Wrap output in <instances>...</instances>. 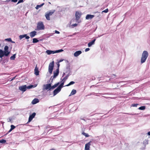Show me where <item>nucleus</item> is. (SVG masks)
Returning <instances> with one entry per match:
<instances>
[{
	"mask_svg": "<svg viewBox=\"0 0 150 150\" xmlns=\"http://www.w3.org/2000/svg\"><path fill=\"white\" fill-rule=\"evenodd\" d=\"M148 55L149 54L147 51L145 50L143 52L141 60V62L142 64L144 63L146 61Z\"/></svg>",
	"mask_w": 150,
	"mask_h": 150,
	"instance_id": "f257e3e1",
	"label": "nucleus"
},
{
	"mask_svg": "<svg viewBox=\"0 0 150 150\" xmlns=\"http://www.w3.org/2000/svg\"><path fill=\"white\" fill-rule=\"evenodd\" d=\"M8 48V47L7 45H6L4 47V50L0 49V51L4 53V54L6 55V57H7L9 55L10 53V51H9Z\"/></svg>",
	"mask_w": 150,
	"mask_h": 150,
	"instance_id": "f03ea898",
	"label": "nucleus"
},
{
	"mask_svg": "<svg viewBox=\"0 0 150 150\" xmlns=\"http://www.w3.org/2000/svg\"><path fill=\"white\" fill-rule=\"evenodd\" d=\"M54 75L53 76H51L50 80H51V83L53 82L54 79L55 78L59 75V70L56 69V71H53Z\"/></svg>",
	"mask_w": 150,
	"mask_h": 150,
	"instance_id": "7ed1b4c3",
	"label": "nucleus"
},
{
	"mask_svg": "<svg viewBox=\"0 0 150 150\" xmlns=\"http://www.w3.org/2000/svg\"><path fill=\"white\" fill-rule=\"evenodd\" d=\"M54 67V62L53 61L50 63L48 67V71L50 74L52 73Z\"/></svg>",
	"mask_w": 150,
	"mask_h": 150,
	"instance_id": "20e7f679",
	"label": "nucleus"
},
{
	"mask_svg": "<svg viewBox=\"0 0 150 150\" xmlns=\"http://www.w3.org/2000/svg\"><path fill=\"white\" fill-rule=\"evenodd\" d=\"M38 30H43L45 29V26L42 22L38 23L37 26Z\"/></svg>",
	"mask_w": 150,
	"mask_h": 150,
	"instance_id": "39448f33",
	"label": "nucleus"
},
{
	"mask_svg": "<svg viewBox=\"0 0 150 150\" xmlns=\"http://www.w3.org/2000/svg\"><path fill=\"white\" fill-rule=\"evenodd\" d=\"M51 83H48L46 84H44L43 86V90H51Z\"/></svg>",
	"mask_w": 150,
	"mask_h": 150,
	"instance_id": "423d86ee",
	"label": "nucleus"
},
{
	"mask_svg": "<svg viewBox=\"0 0 150 150\" xmlns=\"http://www.w3.org/2000/svg\"><path fill=\"white\" fill-rule=\"evenodd\" d=\"M81 12L76 11L75 13L76 20L78 21L81 17Z\"/></svg>",
	"mask_w": 150,
	"mask_h": 150,
	"instance_id": "0eeeda50",
	"label": "nucleus"
},
{
	"mask_svg": "<svg viewBox=\"0 0 150 150\" xmlns=\"http://www.w3.org/2000/svg\"><path fill=\"white\" fill-rule=\"evenodd\" d=\"M36 114L35 112H33L31 115L29 116L28 118V120L27 122V123H28L31 121L35 117Z\"/></svg>",
	"mask_w": 150,
	"mask_h": 150,
	"instance_id": "6e6552de",
	"label": "nucleus"
},
{
	"mask_svg": "<svg viewBox=\"0 0 150 150\" xmlns=\"http://www.w3.org/2000/svg\"><path fill=\"white\" fill-rule=\"evenodd\" d=\"M19 89L20 90L23 92L25 91L27 89L26 85L21 86L19 87Z\"/></svg>",
	"mask_w": 150,
	"mask_h": 150,
	"instance_id": "1a4fd4ad",
	"label": "nucleus"
},
{
	"mask_svg": "<svg viewBox=\"0 0 150 150\" xmlns=\"http://www.w3.org/2000/svg\"><path fill=\"white\" fill-rule=\"evenodd\" d=\"M19 37L20 40L24 38H25V39H28L30 38L29 36L27 35V34H26L21 35L19 36Z\"/></svg>",
	"mask_w": 150,
	"mask_h": 150,
	"instance_id": "9d476101",
	"label": "nucleus"
},
{
	"mask_svg": "<svg viewBox=\"0 0 150 150\" xmlns=\"http://www.w3.org/2000/svg\"><path fill=\"white\" fill-rule=\"evenodd\" d=\"M61 90L58 87H57V88L53 91V96H55L57 95L61 91Z\"/></svg>",
	"mask_w": 150,
	"mask_h": 150,
	"instance_id": "9b49d317",
	"label": "nucleus"
},
{
	"mask_svg": "<svg viewBox=\"0 0 150 150\" xmlns=\"http://www.w3.org/2000/svg\"><path fill=\"white\" fill-rule=\"evenodd\" d=\"M91 142H90L86 144L85 147V150H90V146L91 144Z\"/></svg>",
	"mask_w": 150,
	"mask_h": 150,
	"instance_id": "f8f14e48",
	"label": "nucleus"
},
{
	"mask_svg": "<svg viewBox=\"0 0 150 150\" xmlns=\"http://www.w3.org/2000/svg\"><path fill=\"white\" fill-rule=\"evenodd\" d=\"M94 15L91 14H87L86 17V20H90L93 18L94 17Z\"/></svg>",
	"mask_w": 150,
	"mask_h": 150,
	"instance_id": "ddd939ff",
	"label": "nucleus"
},
{
	"mask_svg": "<svg viewBox=\"0 0 150 150\" xmlns=\"http://www.w3.org/2000/svg\"><path fill=\"white\" fill-rule=\"evenodd\" d=\"M96 40V39H94L92 41H91L89 42L88 43V46L89 47H91L92 45H94L95 44V41Z\"/></svg>",
	"mask_w": 150,
	"mask_h": 150,
	"instance_id": "4468645a",
	"label": "nucleus"
},
{
	"mask_svg": "<svg viewBox=\"0 0 150 150\" xmlns=\"http://www.w3.org/2000/svg\"><path fill=\"white\" fill-rule=\"evenodd\" d=\"M34 74L38 76L39 75V71L38 70V68L37 67V65L36 66L34 69Z\"/></svg>",
	"mask_w": 150,
	"mask_h": 150,
	"instance_id": "2eb2a0df",
	"label": "nucleus"
},
{
	"mask_svg": "<svg viewBox=\"0 0 150 150\" xmlns=\"http://www.w3.org/2000/svg\"><path fill=\"white\" fill-rule=\"evenodd\" d=\"M46 52L48 55L55 53V51L51 50H47L46 51Z\"/></svg>",
	"mask_w": 150,
	"mask_h": 150,
	"instance_id": "dca6fc26",
	"label": "nucleus"
},
{
	"mask_svg": "<svg viewBox=\"0 0 150 150\" xmlns=\"http://www.w3.org/2000/svg\"><path fill=\"white\" fill-rule=\"evenodd\" d=\"M82 53V52L81 50H79L77 51H76L74 53V57H77L79 56L80 54Z\"/></svg>",
	"mask_w": 150,
	"mask_h": 150,
	"instance_id": "f3484780",
	"label": "nucleus"
},
{
	"mask_svg": "<svg viewBox=\"0 0 150 150\" xmlns=\"http://www.w3.org/2000/svg\"><path fill=\"white\" fill-rule=\"evenodd\" d=\"M37 34V32L35 31H33L30 33V35L31 38L34 37Z\"/></svg>",
	"mask_w": 150,
	"mask_h": 150,
	"instance_id": "a211bd4d",
	"label": "nucleus"
},
{
	"mask_svg": "<svg viewBox=\"0 0 150 150\" xmlns=\"http://www.w3.org/2000/svg\"><path fill=\"white\" fill-rule=\"evenodd\" d=\"M39 100L37 98L34 99L32 101L31 103L33 104H35L39 102Z\"/></svg>",
	"mask_w": 150,
	"mask_h": 150,
	"instance_id": "6ab92c4d",
	"label": "nucleus"
},
{
	"mask_svg": "<svg viewBox=\"0 0 150 150\" xmlns=\"http://www.w3.org/2000/svg\"><path fill=\"white\" fill-rule=\"evenodd\" d=\"M70 75V74H68L63 78L62 79V78H61L60 79L62 81H65L66 80H67L68 79L69 76Z\"/></svg>",
	"mask_w": 150,
	"mask_h": 150,
	"instance_id": "aec40b11",
	"label": "nucleus"
},
{
	"mask_svg": "<svg viewBox=\"0 0 150 150\" xmlns=\"http://www.w3.org/2000/svg\"><path fill=\"white\" fill-rule=\"evenodd\" d=\"M59 83L60 82H58L52 86L51 85V90L55 88L59 85Z\"/></svg>",
	"mask_w": 150,
	"mask_h": 150,
	"instance_id": "412c9836",
	"label": "nucleus"
},
{
	"mask_svg": "<svg viewBox=\"0 0 150 150\" xmlns=\"http://www.w3.org/2000/svg\"><path fill=\"white\" fill-rule=\"evenodd\" d=\"M61 82H62L60 85L57 87L61 90L62 88L63 87L65 82L64 81H61Z\"/></svg>",
	"mask_w": 150,
	"mask_h": 150,
	"instance_id": "4be33fe9",
	"label": "nucleus"
},
{
	"mask_svg": "<svg viewBox=\"0 0 150 150\" xmlns=\"http://www.w3.org/2000/svg\"><path fill=\"white\" fill-rule=\"evenodd\" d=\"M76 90L75 89H73L70 95H69V96H71L74 95L76 93Z\"/></svg>",
	"mask_w": 150,
	"mask_h": 150,
	"instance_id": "5701e85b",
	"label": "nucleus"
},
{
	"mask_svg": "<svg viewBox=\"0 0 150 150\" xmlns=\"http://www.w3.org/2000/svg\"><path fill=\"white\" fill-rule=\"evenodd\" d=\"M4 56L6 57V55L5 54H4V53L2 52L1 51H0V58L1 59H2V57Z\"/></svg>",
	"mask_w": 150,
	"mask_h": 150,
	"instance_id": "b1692460",
	"label": "nucleus"
},
{
	"mask_svg": "<svg viewBox=\"0 0 150 150\" xmlns=\"http://www.w3.org/2000/svg\"><path fill=\"white\" fill-rule=\"evenodd\" d=\"M16 54H13L12 56H11L10 57V59L11 60H14L16 58Z\"/></svg>",
	"mask_w": 150,
	"mask_h": 150,
	"instance_id": "393cba45",
	"label": "nucleus"
},
{
	"mask_svg": "<svg viewBox=\"0 0 150 150\" xmlns=\"http://www.w3.org/2000/svg\"><path fill=\"white\" fill-rule=\"evenodd\" d=\"M44 3H43L42 4H41L40 5H37L36 7H35V8L37 9H38L40 7H41L42 6L44 5Z\"/></svg>",
	"mask_w": 150,
	"mask_h": 150,
	"instance_id": "a878e982",
	"label": "nucleus"
},
{
	"mask_svg": "<svg viewBox=\"0 0 150 150\" xmlns=\"http://www.w3.org/2000/svg\"><path fill=\"white\" fill-rule=\"evenodd\" d=\"M36 86H34V85H30L28 86H27V89H31V88H34L35 87H36Z\"/></svg>",
	"mask_w": 150,
	"mask_h": 150,
	"instance_id": "bb28decb",
	"label": "nucleus"
},
{
	"mask_svg": "<svg viewBox=\"0 0 150 150\" xmlns=\"http://www.w3.org/2000/svg\"><path fill=\"white\" fill-rule=\"evenodd\" d=\"M39 40L37 38H34L33 39V43H37Z\"/></svg>",
	"mask_w": 150,
	"mask_h": 150,
	"instance_id": "cd10ccee",
	"label": "nucleus"
},
{
	"mask_svg": "<svg viewBox=\"0 0 150 150\" xmlns=\"http://www.w3.org/2000/svg\"><path fill=\"white\" fill-rule=\"evenodd\" d=\"M55 10H51L49 12L47 13V14L49 15L50 16L52 15L55 12Z\"/></svg>",
	"mask_w": 150,
	"mask_h": 150,
	"instance_id": "c85d7f7f",
	"label": "nucleus"
},
{
	"mask_svg": "<svg viewBox=\"0 0 150 150\" xmlns=\"http://www.w3.org/2000/svg\"><path fill=\"white\" fill-rule=\"evenodd\" d=\"M74 83H75V82L74 81H71L69 83H68V84L66 85L65 86H68L74 84Z\"/></svg>",
	"mask_w": 150,
	"mask_h": 150,
	"instance_id": "c756f323",
	"label": "nucleus"
},
{
	"mask_svg": "<svg viewBox=\"0 0 150 150\" xmlns=\"http://www.w3.org/2000/svg\"><path fill=\"white\" fill-rule=\"evenodd\" d=\"M145 108H146L145 106H142L139 107L138 108V109L139 110H144L145 109Z\"/></svg>",
	"mask_w": 150,
	"mask_h": 150,
	"instance_id": "7c9ffc66",
	"label": "nucleus"
},
{
	"mask_svg": "<svg viewBox=\"0 0 150 150\" xmlns=\"http://www.w3.org/2000/svg\"><path fill=\"white\" fill-rule=\"evenodd\" d=\"M125 114H127L129 115H137L138 114V113H125Z\"/></svg>",
	"mask_w": 150,
	"mask_h": 150,
	"instance_id": "2f4dec72",
	"label": "nucleus"
},
{
	"mask_svg": "<svg viewBox=\"0 0 150 150\" xmlns=\"http://www.w3.org/2000/svg\"><path fill=\"white\" fill-rule=\"evenodd\" d=\"M149 143V140L147 139H145L143 142V144L144 145H146L148 144Z\"/></svg>",
	"mask_w": 150,
	"mask_h": 150,
	"instance_id": "473e14b6",
	"label": "nucleus"
},
{
	"mask_svg": "<svg viewBox=\"0 0 150 150\" xmlns=\"http://www.w3.org/2000/svg\"><path fill=\"white\" fill-rule=\"evenodd\" d=\"M82 134L85 136L86 137H88L89 136V135H88V134L85 133L84 132H83L82 133Z\"/></svg>",
	"mask_w": 150,
	"mask_h": 150,
	"instance_id": "72a5a7b5",
	"label": "nucleus"
},
{
	"mask_svg": "<svg viewBox=\"0 0 150 150\" xmlns=\"http://www.w3.org/2000/svg\"><path fill=\"white\" fill-rule=\"evenodd\" d=\"M50 15H48L47 13L45 15V16L46 18V19L47 20H49L50 19Z\"/></svg>",
	"mask_w": 150,
	"mask_h": 150,
	"instance_id": "f704fd0d",
	"label": "nucleus"
},
{
	"mask_svg": "<svg viewBox=\"0 0 150 150\" xmlns=\"http://www.w3.org/2000/svg\"><path fill=\"white\" fill-rule=\"evenodd\" d=\"M64 50L62 49H60L55 51V53H59L62 52H63Z\"/></svg>",
	"mask_w": 150,
	"mask_h": 150,
	"instance_id": "c9c22d12",
	"label": "nucleus"
},
{
	"mask_svg": "<svg viewBox=\"0 0 150 150\" xmlns=\"http://www.w3.org/2000/svg\"><path fill=\"white\" fill-rule=\"evenodd\" d=\"M6 142V140L4 139H2L0 140V143L2 144L5 143Z\"/></svg>",
	"mask_w": 150,
	"mask_h": 150,
	"instance_id": "e433bc0d",
	"label": "nucleus"
},
{
	"mask_svg": "<svg viewBox=\"0 0 150 150\" xmlns=\"http://www.w3.org/2000/svg\"><path fill=\"white\" fill-rule=\"evenodd\" d=\"M138 105L137 103L132 104L131 105V107H137Z\"/></svg>",
	"mask_w": 150,
	"mask_h": 150,
	"instance_id": "4c0bfd02",
	"label": "nucleus"
},
{
	"mask_svg": "<svg viewBox=\"0 0 150 150\" xmlns=\"http://www.w3.org/2000/svg\"><path fill=\"white\" fill-rule=\"evenodd\" d=\"M66 69L67 70H68V71H69V74H70V66L69 65H68L66 67Z\"/></svg>",
	"mask_w": 150,
	"mask_h": 150,
	"instance_id": "58836bf2",
	"label": "nucleus"
},
{
	"mask_svg": "<svg viewBox=\"0 0 150 150\" xmlns=\"http://www.w3.org/2000/svg\"><path fill=\"white\" fill-rule=\"evenodd\" d=\"M5 40L7 41H8V42H11V41H12V40H11V38H10L6 39H5Z\"/></svg>",
	"mask_w": 150,
	"mask_h": 150,
	"instance_id": "ea45409f",
	"label": "nucleus"
},
{
	"mask_svg": "<svg viewBox=\"0 0 150 150\" xmlns=\"http://www.w3.org/2000/svg\"><path fill=\"white\" fill-rule=\"evenodd\" d=\"M11 128L13 130L16 127L13 125H11Z\"/></svg>",
	"mask_w": 150,
	"mask_h": 150,
	"instance_id": "a19ab883",
	"label": "nucleus"
},
{
	"mask_svg": "<svg viewBox=\"0 0 150 150\" xmlns=\"http://www.w3.org/2000/svg\"><path fill=\"white\" fill-rule=\"evenodd\" d=\"M24 0H18V2L17 4H20L21 3H22L23 2Z\"/></svg>",
	"mask_w": 150,
	"mask_h": 150,
	"instance_id": "79ce46f5",
	"label": "nucleus"
},
{
	"mask_svg": "<svg viewBox=\"0 0 150 150\" xmlns=\"http://www.w3.org/2000/svg\"><path fill=\"white\" fill-rule=\"evenodd\" d=\"M108 8H107V9H105V10L103 11H102V13L105 12V13H107L108 12Z\"/></svg>",
	"mask_w": 150,
	"mask_h": 150,
	"instance_id": "37998d69",
	"label": "nucleus"
},
{
	"mask_svg": "<svg viewBox=\"0 0 150 150\" xmlns=\"http://www.w3.org/2000/svg\"><path fill=\"white\" fill-rule=\"evenodd\" d=\"M57 69H58V70H59V67L60 66V64H59V63L58 62L57 63Z\"/></svg>",
	"mask_w": 150,
	"mask_h": 150,
	"instance_id": "c03bdc74",
	"label": "nucleus"
},
{
	"mask_svg": "<svg viewBox=\"0 0 150 150\" xmlns=\"http://www.w3.org/2000/svg\"><path fill=\"white\" fill-rule=\"evenodd\" d=\"M12 130L11 128L5 134V135H6L8 134V133L11 132Z\"/></svg>",
	"mask_w": 150,
	"mask_h": 150,
	"instance_id": "a18cd8bd",
	"label": "nucleus"
},
{
	"mask_svg": "<svg viewBox=\"0 0 150 150\" xmlns=\"http://www.w3.org/2000/svg\"><path fill=\"white\" fill-rule=\"evenodd\" d=\"M54 32H55V33H57V34H59L60 33L59 32V31H57V30H55L54 31Z\"/></svg>",
	"mask_w": 150,
	"mask_h": 150,
	"instance_id": "49530a36",
	"label": "nucleus"
},
{
	"mask_svg": "<svg viewBox=\"0 0 150 150\" xmlns=\"http://www.w3.org/2000/svg\"><path fill=\"white\" fill-rule=\"evenodd\" d=\"M18 1V0H11V1L14 3Z\"/></svg>",
	"mask_w": 150,
	"mask_h": 150,
	"instance_id": "de8ad7c7",
	"label": "nucleus"
},
{
	"mask_svg": "<svg viewBox=\"0 0 150 150\" xmlns=\"http://www.w3.org/2000/svg\"><path fill=\"white\" fill-rule=\"evenodd\" d=\"M90 50V48H87L85 49V51L86 52H87L89 50Z\"/></svg>",
	"mask_w": 150,
	"mask_h": 150,
	"instance_id": "09e8293b",
	"label": "nucleus"
},
{
	"mask_svg": "<svg viewBox=\"0 0 150 150\" xmlns=\"http://www.w3.org/2000/svg\"><path fill=\"white\" fill-rule=\"evenodd\" d=\"M77 24H76V23H75V24H73L72 25V26H73L74 27H76V26H77Z\"/></svg>",
	"mask_w": 150,
	"mask_h": 150,
	"instance_id": "8fccbe9b",
	"label": "nucleus"
},
{
	"mask_svg": "<svg viewBox=\"0 0 150 150\" xmlns=\"http://www.w3.org/2000/svg\"><path fill=\"white\" fill-rule=\"evenodd\" d=\"M64 59H60L59 60V61H58V62L59 63L60 62H62L63 61Z\"/></svg>",
	"mask_w": 150,
	"mask_h": 150,
	"instance_id": "3c124183",
	"label": "nucleus"
},
{
	"mask_svg": "<svg viewBox=\"0 0 150 150\" xmlns=\"http://www.w3.org/2000/svg\"><path fill=\"white\" fill-rule=\"evenodd\" d=\"M115 77H116V76H115V75H114V74L113 75V76H112V78H115Z\"/></svg>",
	"mask_w": 150,
	"mask_h": 150,
	"instance_id": "603ef678",
	"label": "nucleus"
},
{
	"mask_svg": "<svg viewBox=\"0 0 150 150\" xmlns=\"http://www.w3.org/2000/svg\"><path fill=\"white\" fill-rule=\"evenodd\" d=\"M16 77V76H14V77H13L12 78V79L11 80V81H12V80H13Z\"/></svg>",
	"mask_w": 150,
	"mask_h": 150,
	"instance_id": "864d4df0",
	"label": "nucleus"
},
{
	"mask_svg": "<svg viewBox=\"0 0 150 150\" xmlns=\"http://www.w3.org/2000/svg\"><path fill=\"white\" fill-rule=\"evenodd\" d=\"M11 1V0H6L5 1V2H10Z\"/></svg>",
	"mask_w": 150,
	"mask_h": 150,
	"instance_id": "5fc2aeb1",
	"label": "nucleus"
},
{
	"mask_svg": "<svg viewBox=\"0 0 150 150\" xmlns=\"http://www.w3.org/2000/svg\"><path fill=\"white\" fill-rule=\"evenodd\" d=\"M5 62H8V59H6L5 60Z\"/></svg>",
	"mask_w": 150,
	"mask_h": 150,
	"instance_id": "6e6d98bb",
	"label": "nucleus"
},
{
	"mask_svg": "<svg viewBox=\"0 0 150 150\" xmlns=\"http://www.w3.org/2000/svg\"><path fill=\"white\" fill-rule=\"evenodd\" d=\"M147 134L149 136H150V131H149L148 132Z\"/></svg>",
	"mask_w": 150,
	"mask_h": 150,
	"instance_id": "4d7b16f0",
	"label": "nucleus"
},
{
	"mask_svg": "<svg viewBox=\"0 0 150 150\" xmlns=\"http://www.w3.org/2000/svg\"><path fill=\"white\" fill-rule=\"evenodd\" d=\"M11 43H15V42L13 41L12 40V41H11Z\"/></svg>",
	"mask_w": 150,
	"mask_h": 150,
	"instance_id": "13d9d810",
	"label": "nucleus"
},
{
	"mask_svg": "<svg viewBox=\"0 0 150 150\" xmlns=\"http://www.w3.org/2000/svg\"><path fill=\"white\" fill-rule=\"evenodd\" d=\"M50 127V126H47V127H46V128L47 129V128H49Z\"/></svg>",
	"mask_w": 150,
	"mask_h": 150,
	"instance_id": "bf43d9fd",
	"label": "nucleus"
},
{
	"mask_svg": "<svg viewBox=\"0 0 150 150\" xmlns=\"http://www.w3.org/2000/svg\"><path fill=\"white\" fill-rule=\"evenodd\" d=\"M65 74L64 73L63 74V75H62V77H63L65 75Z\"/></svg>",
	"mask_w": 150,
	"mask_h": 150,
	"instance_id": "052dcab7",
	"label": "nucleus"
},
{
	"mask_svg": "<svg viewBox=\"0 0 150 150\" xmlns=\"http://www.w3.org/2000/svg\"><path fill=\"white\" fill-rule=\"evenodd\" d=\"M69 71H68V70H67V71L66 72V73H68L69 74Z\"/></svg>",
	"mask_w": 150,
	"mask_h": 150,
	"instance_id": "680f3d73",
	"label": "nucleus"
},
{
	"mask_svg": "<svg viewBox=\"0 0 150 150\" xmlns=\"http://www.w3.org/2000/svg\"><path fill=\"white\" fill-rule=\"evenodd\" d=\"M95 79V77L92 78L93 80H94Z\"/></svg>",
	"mask_w": 150,
	"mask_h": 150,
	"instance_id": "e2e57ef3",
	"label": "nucleus"
},
{
	"mask_svg": "<svg viewBox=\"0 0 150 150\" xmlns=\"http://www.w3.org/2000/svg\"><path fill=\"white\" fill-rule=\"evenodd\" d=\"M40 41H42V39H40Z\"/></svg>",
	"mask_w": 150,
	"mask_h": 150,
	"instance_id": "0e129e2a",
	"label": "nucleus"
},
{
	"mask_svg": "<svg viewBox=\"0 0 150 150\" xmlns=\"http://www.w3.org/2000/svg\"><path fill=\"white\" fill-rule=\"evenodd\" d=\"M50 150H54V149H50Z\"/></svg>",
	"mask_w": 150,
	"mask_h": 150,
	"instance_id": "69168bd1",
	"label": "nucleus"
},
{
	"mask_svg": "<svg viewBox=\"0 0 150 150\" xmlns=\"http://www.w3.org/2000/svg\"><path fill=\"white\" fill-rule=\"evenodd\" d=\"M82 120H85L84 119H82Z\"/></svg>",
	"mask_w": 150,
	"mask_h": 150,
	"instance_id": "338daca9",
	"label": "nucleus"
}]
</instances>
